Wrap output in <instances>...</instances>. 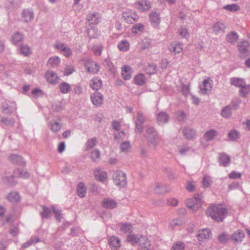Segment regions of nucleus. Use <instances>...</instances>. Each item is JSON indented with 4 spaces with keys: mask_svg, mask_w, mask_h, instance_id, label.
Instances as JSON below:
<instances>
[{
    "mask_svg": "<svg viewBox=\"0 0 250 250\" xmlns=\"http://www.w3.org/2000/svg\"><path fill=\"white\" fill-rule=\"evenodd\" d=\"M228 209L221 205H213L209 206L206 211L208 216H210L217 222H222L228 214Z\"/></svg>",
    "mask_w": 250,
    "mask_h": 250,
    "instance_id": "nucleus-1",
    "label": "nucleus"
},
{
    "mask_svg": "<svg viewBox=\"0 0 250 250\" xmlns=\"http://www.w3.org/2000/svg\"><path fill=\"white\" fill-rule=\"evenodd\" d=\"M112 179L115 185L120 188L125 187L127 183L126 174L120 170L113 173Z\"/></svg>",
    "mask_w": 250,
    "mask_h": 250,
    "instance_id": "nucleus-2",
    "label": "nucleus"
},
{
    "mask_svg": "<svg viewBox=\"0 0 250 250\" xmlns=\"http://www.w3.org/2000/svg\"><path fill=\"white\" fill-rule=\"evenodd\" d=\"M157 135V133L153 127L147 126L146 137L148 141L149 145H152L154 148L158 144L156 140Z\"/></svg>",
    "mask_w": 250,
    "mask_h": 250,
    "instance_id": "nucleus-3",
    "label": "nucleus"
},
{
    "mask_svg": "<svg viewBox=\"0 0 250 250\" xmlns=\"http://www.w3.org/2000/svg\"><path fill=\"white\" fill-rule=\"evenodd\" d=\"M83 60L88 72L95 74L99 71V66L97 62L93 61L91 59H84Z\"/></svg>",
    "mask_w": 250,
    "mask_h": 250,
    "instance_id": "nucleus-4",
    "label": "nucleus"
},
{
    "mask_svg": "<svg viewBox=\"0 0 250 250\" xmlns=\"http://www.w3.org/2000/svg\"><path fill=\"white\" fill-rule=\"evenodd\" d=\"M3 112L11 114L17 109L16 104L14 102H5L2 105Z\"/></svg>",
    "mask_w": 250,
    "mask_h": 250,
    "instance_id": "nucleus-5",
    "label": "nucleus"
},
{
    "mask_svg": "<svg viewBox=\"0 0 250 250\" xmlns=\"http://www.w3.org/2000/svg\"><path fill=\"white\" fill-rule=\"evenodd\" d=\"M91 100L93 104L96 106L101 105L104 101V96L100 92H95L91 96Z\"/></svg>",
    "mask_w": 250,
    "mask_h": 250,
    "instance_id": "nucleus-6",
    "label": "nucleus"
},
{
    "mask_svg": "<svg viewBox=\"0 0 250 250\" xmlns=\"http://www.w3.org/2000/svg\"><path fill=\"white\" fill-rule=\"evenodd\" d=\"M135 3L137 9L142 12L148 11L151 8L150 2L147 0L138 1Z\"/></svg>",
    "mask_w": 250,
    "mask_h": 250,
    "instance_id": "nucleus-7",
    "label": "nucleus"
},
{
    "mask_svg": "<svg viewBox=\"0 0 250 250\" xmlns=\"http://www.w3.org/2000/svg\"><path fill=\"white\" fill-rule=\"evenodd\" d=\"M21 18L25 22H30L34 19V12L29 9H24L21 13Z\"/></svg>",
    "mask_w": 250,
    "mask_h": 250,
    "instance_id": "nucleus-8",
    "label": "nucleus"
},
{
    "mask_svg": "<svg viewBox=\"0 0 250 250\" xmlns=\"http://www.w3.org/2000/svg\"><path fill=\"white\" fill-rule=\"evenodd\" d=\"M45 77L46 81L50 83L55 84L58 83L59 77L53 71H49L46 72Z\"/></svg>",
    "mask_w": 250,
    "mask_h": 250,
    "instance_id": "nucleus-9",
    "label": "nucleus"
},
{
    "mask_svg": "<svg viewBox=\"0 0 250 250\" xmlns=\"http://www.w3.org/2000/svg\"><path fill=\"white\" fill-rule=\"evenodd\" d=\"M211 235L210 230L208 229L200 230L197 235V239L200 241H203L208 239Z\"/></svg>",
    "mask_w": 250,
    "mask_h": 250,
    "instance_id": "nucleus-10",
    "label": "nucleus"
},
{
    "mask_svg": "<svg viewBox=\"0 0 250 250\" xmlns=\"http://www.w3.org/2000/svg\"><path fill=\"white\" fill-rule=\"evenodd\" d=\"M249 46L250 44L248 41H242L239 42L238 44V48L241 54V57L245 56L246 53L248 52Z\"/></svg>",
    "mask_w": 250,
    "mask_h": 250,
    "instance_id": "nucleus-11",
    "label": "nucleus"
},
{
    "mask_svg": "<svg viewBox=\"0 0 250 250\" xmlns=\"http://www.w3.org/2000/svg\"><path fill=\"white\" fill-rule=\"evenodd\" d=\"M15 120L14 118H9L8 117L1 116L0 117V125H1L2 126L7 127H13Z\"/></svg>",
    "mask_w": 250,
    "mask_h": 250,
    "instance_id": "nucleus-12",
    "label": "nucleus"
},
{
    "mask_svg": "<svg viewBox=\"0 0 250 250\" xmlns=\"http://www.w3.org/2000/svg\"><path fill=\"white\" fill-rule=\"evenodd\" d=\"M23 40V35L22 34L16 32L14 33L11 37V41L16 45H20L22 42Z\"/></svg>",
    "mask_w": 250,
    "mask_h": 250,
    "instance_id": "nucleus-13",
    "label": "nucleus"
},
{
    "mask_svg": "<svg viewBox=\"0 0 250 250\" xmlns=\"http://www.w3.org/2000/svg\"><path fill=\"white\" fill-rule=\"evenodd\" d=\"M149 19L150 23L152 26L154 27L158 26L161 21L159 13L152 12L149 15Z\"/></svg>",
    "mask_w": 250,
    "mask_h": 250,
    "instance_id": "nucleus-14",
    "label": "nucleus"
},
{
    "mask_svg": "<svg viewBox=\"0 0 250 250\" xmlns=\"http://www.w3.org/2000/svg\"><path fill=\"white\" fill-rule=\"evenodd\" d=\"M168 48L171 52H173L175 54H178L182 51L183 46V44L181 43L174 42L170 44Z\"/></svg>",
    "mask_w": 250,
    "mask_h": 250,
    "instance_id": "nucleus-15",
    "label": "nucleus"
},
{
    "mask_svg": "<svg viewBox=\"0 0 250 250\" xmlns=\"http://www.w3.org/2000/svg\"><path fill=\"white\" fill-rule=\"evenodd\" d=\"M182 132L184 137L188 140L194 138L196 134L195 130L188 126L184 127Z\"/></svg>",
    "mask_w": 250,
    "mask_h": 250,
    "instance_id": "nucleus-16",
    "label": "nucleus"
},
{
    "mask_svg": "<svg viewBox=\"0 0 250 250\" xmlns=\"http://www.w3.org/2000/svg\"><path fill=\"white\" fill-rule=\"evenodd\" d=\"M230 162V157L225 153L220 154L219 163L220 165L224 167L229 166Z\"/></svg>",
    "mask_w": 250,
    "mask_h": 250,
    "instance_id": "nucleus-17",
    "label": "nucleus"
},
{
    "mask_svg": "<svg viewBox=\"0 0 250 250\" xmlns=\"http://www.w3.org/2000/svg\"><path fill=\"white\" fill-rule=\"evenodd\" d=\"M169 116L167 114V113L161 111L157 115V123L160 125V124H164L165 123H167L168 120H169Z\"/></svg>",
    "mask_w": 250,
    "mask_h": 250,
    "instance_id": "nucleus-18",
    "label": "nucleus"
},
{
    "mask_svg": "<svg viewBox=\"0 0 250 250\" xmlns=\"http://www.w3.org/2000/svg\"><path fill=\"white\" fill-rule=\"evenodd\" d=\"M102 205L104 208L111 209L115 208L117 203L113 199L105 198L103 200Z\"/></svg>",
    "mask_w": 250,
    "mask_h": 250,
    "instance_id": "nucleus-19",
    "label": "nucleus"
},
{
    "mask_svg": "<svg viewBox=\"0 0 250 250\" xmlns=\"http://www.w3.org/2000/svg\"><path fill=\"white\" fill-rule=\"evenodd\" d=\"M99 14L97 12L94 13H89L87 16V20L89 23V24H97L99 23Z\"/></svg>",
    "mask_w": 250,
    "mask_h": 250,
    "instance_id": "nucleus-20",
    "label": "nucleus"
},
{
    "mask_svg": "<svg viewBox=\"0 0 250 250\" xmlns=\"http://www.w3.org/2000/svg\"><path fill=\"white\" fill-rule=\"evenodd\" d=\"M132 70L130 66L125 65L122 67V75L125 80H129L131 77Z\"/></svg>",
    "mask_w": 250,
    "mask_h": 250,
    "instance_id": "nucleus-21",
    "label": "nucleus"
},
{
    "mask_svg": "<svg viewBox=\"0 0 250 250\" xmlns=\"http://www.w3.org/2000/svg\"><path fill=\"white\" fill-rule=\"evenodd\" d=\"M108 243L112 249L117 250L121 246L120 240L115 236L110 237L108 240Z\"/></svg>",
    "mask_w": 250,
    "mask_h": 250,
    "instance_id": "nucleus-22",
    "label": "nucleus"
},
{
    "mask_svg": "<svg viewBox=\"0 0 250 250\" xmlns=\"http://www.w3.org/2000/svg\"><path fill=\"white\" fill-rule=\"evenodd\" d=\"M9 159L14 164L21 166L24 165L25 164L23 158L18 155L12 154L9 156Z\"/></svg>",
    "mask_w": 250,
    "mask_h": 250,
    "instance_id": "nucleus-23",
    "label": "nucleus"
},
{
    "mask_svg": "<svg viewBox=\"0 0 250 250\" xmlns=\"http://www.w3.org/2000/svg\"><path fill=\"white\" fill-rule=\"evenodd\" d=\"M102 82L101 79L95 77L93 78L90 82V86L94 90H98L101 88Z\"/></svg>",
    "mask_w": 250,
    "mask_h": 250,
    "instance_id": "nucleus-24",
    "label": "nucleus"
},
{
    "mask_svg": "<svg viewBox=\"0 0 250 250\" xmlns=\"http://www.w3.org/2000/svg\"><path fill=\"white\" fill-rule=\"evenodd\" d=\"M154 190L157 194H163L170 191V189L166 186L160 183L156 184Z\"/></svg>",
    "mask_w": 250,
    "mask_h": 250,
    "instance_id": "nucleus-25",
    "label": "nucleus"
},
{
    "mask_svg": "<svg viewBox=\"0 0 250 250\" xmlns=\"http://www.w3.org/2000/svg\"><path fill=\"white\" fill-rule=\"evenodd\" d=\"M244 236V232L239 229L232 234L231 238L235 242H241Z\"/></svg>",
    "mask_w": 250,
    "mask_h": 250,
    "instance_id": "nucleus-26",
    "label": "nucleus"
},
{
    "mask_svg": "<svg viewBox=\"0 0 250 250\" xmlns=\"http://www.w3.org/2000/svg\"><path fill=\"white\" fill-rule=\"evenodd\" d=\"M218 135V132L215 130L212 129L207 131L204 134V138L206 141H210L213 140Z\"/></svg>",
    "mask_w": 250,
    "mask_h": 250,
    "instance_id": "nucleus-27",
    "label": "nucleus"
},
{
    "mask_svg": "<svg viewBox=\"0 0 250 250\" xmlns=\"http://www.w3.org/2000/svg\"><path fill=\"white\" fill-rule=\"evenodd\" d=\"M238 39V36L236 32L231 31L226 36V41L231 43H235Z\"/></svg>",
    "mask_w": 250,
    "mask_h": 250,
    "instance_id": "nucleus-28",
    "label": "nucleus"
},
{
    "mask_svg": "<svg viewBox=\"0 0 250 250\" xmlns=\"http://www.w3.org/2000/svg\"><path fill=\"white\" fill-rule=\"evenodd\" d=\"M94 174L96 179L101 182H103L107 178L106 173L101 169H96L94 171Z\"/></svg>",
    "mask_w": 250,
    "mask_h": 250,
    "instance_id": "nucleus-29",
    "label": "nucleus"
},
{
    "mask_svg": "<svg viewBox=\"0 0 250 250\" xmlns=\"http://www.w3.org/2000/svg\"><path fill=\"white\" fill-rule=\"evenodd\" d=\"M230 83L231 85L240 88L246 83L243 79L236 77L231 78L230 79Z\"/></svg>",
    "mask_w": 250,
    "mask_h": 250,
    "instance_id": "nucleus-30",
    "label": "nucleus"
},
{
    "mask_svg": "<svg viewBox=\"0 0 250 250\" xmlns=\"http://www.w3.org/2000/svg\"><path fill=\"white\" fill-rule=\"evenodd\" d=\"M15 178H16V177H15L14 172L13 174L10 176H5L3 177L2 180L5 183L9 185L15 186L17 183V182L15 180Z\"/></svg>",
    "mask_w": 250,
    "mask_h": 250,
    "instance_id": "nucleus-31",
    "label": "nucleus"
},
{
    "mask_svg": "<svg viewBox=\"0 0 250 250\" xmlns=\"http://www.w3.org/2000/svg\"><path fill=\"white\" fill-rule=\"evenodd\" d=\"M7 199L11 202L18 203L20 201L21 197L18 192L13 191L9 193Z\"/></svg>",
    "mask_w": 250,
    "mask_h": 250,
    "instance_id": "nucleus-32",
    "label": "nucleus"
},
{
    "mask_svg": "<svg viewBox=\"0 0 250 250\" xmlns=\"http://www.w3.org/2000/svg\"><path fill=\"white\" fill-rule=\"evenodd\" d=\"M77 195L81 198H83L86 194V188L84 184L80 182L79 183L77 188Z\"/></svg>",
    "mask_w": 250,
    "mask_h": 250,
    "instance_id": "nucleus-33",
    "label": "nucleus"
},
{
    "mask_svg": "<svg viewBox=\"0 0 250 250\" xmlns=\"http://www.w3.org/2000/svg\"><path fill=\"white\" fill-rule=\"evenodd\" d=\"M59 88L62 93L67 94L70 91L71 86L66 82H62L59 84Z\"/></svg>",
    "mask_w": 250,
    "mask_h": 250,
    "instance_id": "nucleus-34",
    "label": "nucleus"
},
{
    "mask_svg": "<svg viewBox=\"0 0 250 250\" xmlns=\"http://www.w3.org/2000/svg\"><path fill=\"white\" fill-rule=\"evenodd\" d=\"M50 129L54 133H57L62 127V124L57 122H49Z\"/></svg>",
    "mask_w": 250,
    "mask_h": 250,
    "instance_id": "nucleus-35",
    "label": "nucleus"
},
{
    "mask_svg": "<svg viewBox=\"0 0 250 250\" xmlns=\"http://www.w3.org/2000/svg\"><path fill=\"white\" fill-rule=\"evenodd\" d=\"M60 63V58L57 56H55L53 57L50 58L47 62V64L48 66L51 67H56L58 66V65Z\"/></svg>",
    "mask_w": 250,
    "mask_h": 250,
    "instance_id": "nucleus-36",
    "label": "nucleus"
},
{
    "mask_svg": "<svg viewBox=\"0 0 250 250\" xmlns=\"http://www.w3.org/2000/svg\"><path fill=\"white\" fill-rule=\"evenodd\" d=\"M211 84L209 83L208 80H205L203 82V84L200 88L202 93L207 94L208 91L211 89Z\"/></svg>",
    "mask_w": 250,
    "mask_h": 250,
    "instance_id": "nucleus-37",
    "label": "nucleus"
},
{
    "mask_svg": "<svg viewBox=\"0 0 250 250\" xmlns=\"http://www.w3.org/2000/svg\"><path fill=\"white\" fill-rule=\"evenodd\" d=\"M145 75L142 73L137 75L134 78L135 83L139 85H142L145 83Z\"/></svg>",
    "mask_w": 250,
    "mask_h": 250,
    "instance_id": "nucleus-38",
    "label": "nucleus"
},
{
    "mask_svg": "<svg viewBox=\"0 0 250 250\" xmlns=\"http://www.w3.org/2000/svg\"><path fill=\"white\" fill-rule=\"evenodd\" d=\"M225 26L223 23L218 22L212 26V30L215 34L223 31Z\"/></svg>",
    "mask_w": 250,
    "mask_h": 250,
    "instance_id": "nucleus-39",
    "label": "nucleus"
},
{
    "mask_svg": "<svg viewBox=\"0 0 250 250\" xmlns=\"http://www.w3.org/2000/svg\"><path fill=\"white\" fill-rule=\"evenodd\" d=\"M139 245L142 249H147L149 246V242L145 236L141 235L139 239Z\"/></svg>",
    "mask_w": 250,
    "mask_h": 250,
    "instance_id": "nucleus-40",
    "label": "nucleus"
},
{
    "mask_svg": "<svg viewBox=\"0 0 250 250\" xmlns=\"http://www.w3.org/2000/svg\"><path fill=\"white\" fill-rule=\"evenodd\" d=\"M250 92V85L246 83L242 86L240 89V96L242 97H246Z\"/></svg>",
    "mask_w": 250,
    "mask_h": 250,
    "instance_id": "nucleus-41",
    "label": "nucleus"
},
{
    "mask_svg": "<svg viewBox=\"0 0 250 250\" xmlns=\"http://www.w3.org/2000/svg\"><path fill=\"white\" fill-rule=\"evenodd\" d=\"M118 47L120 51H126L129 49V44L126 40L122 41L118 44Z\"/></svg>",
    "mask_w": 250,
    "mask_h": 250,
    "instance_id": "nucleus-42",
    "label": "nucleus"
},
{
    "mask_svg": "<svg viewBox=\"0 0 250 250\" xmlns=\"http://www.w3.org/2000/svg\"><path fill=\"white\" fill-rule=\"evenodd\" d=\"M96 142L97 139L95 137L89 139L85 145V149L89 150L92 149L95 146Z\"/></svg>",
    "mask_w": 250,
    "mask_h": 250,
    "instance_id": "nucleus-43",
    "label": "nucleus"
},
{
    "mask_svg": "<svg viewBox=\"0 0 250 250\" xmlns=\"http://www.w3.org/2000/svg\"><path fill=\"white\" fill-rule=\"evenodd\" d=\"M139 239L140 238L137 237V235L133 234H130L127 236L126 240L130 242L132 245H135L139 242Z\"/></svg>",
    "mask_w": 250,
    "mask_h": 250,
    "instance_id": "nucleus-44",
    "label": "nucleus"
},
{
    "mask_svg": "<svg viewBox=\"0 0 250 250\" xmlns=\"http://www.w3.org/2000/svg\"><path fill=\"white\" fill-rule=\"evenodd\" d=\"M40 240L38 237H32L26 242L23 244L22 245L21 248L22 249L26 248L33 244H35L37 242H40Z\"/></svg>",
    "mask_w": 250,
    "mask_h": 250,
    "instance_id": "nucleus-45",
    "label": "nucleus"
},
{
    "mask_svg": "<svg viewBox=\"0 0 250 250\" xmlns=\"http://www.w3.org/2000/svg\"><path fill=\"white\" fill-rule=\"evenodd\" d=\"M228 136L231 141H234L239 138V133L236 130L233 129L229 132Z\"/></svg>",
    "mask_w": 250,
    "mask_h": 250,
    "instance_id": "nucleus-46",
    "label": "nucleus"
},
{
    "mask_svg": "<svg viewBox=\"0 0 250 250\" xmlns=\"http://www.w3.org/2000/svg\"><path fill=\"white\" fill-rule=\"evenodd\" d=\"M15 177L18 178L21 177L22 178H27L29 177V173L26 171H21L20 169H17L14 170Z\"/></svg>",
    "mask_w": 250,
    "mask_h": 250,
    "instance_id": "nucleus-47",
    "label": "nucleus"
},
{
    "mask_svg": "<svg viewBox=\"0 0 250 250\" xmlns=\"http://www.w3.org/2000/svg\"><path fill=\"white\" fill-rule=\"evenodd\" d=\"M231 107L229 106H227L223 108L221 111L222 116L226 118H229L231 115Z\"/></svg>",
    "mask_w": 250,
    "mask_h": 250,
    "instance_id": "nucleus-48",
    "label": "nucleus"
},
{
    "mask_svg": "<svg viewBox=\"0 0 250 250\" xmlns=\"http://www.w3.org/2000/svg\"><path fill=\"white\" fill-rule=\"evenodd\" d=\"M20 51L22 55L27 56L31 54L30 48L27 45H21Z\"/></svg>",
    "mask_w": 250,
    "mask_h": 250,
    "instance_id": "nucleus-49",
    "label": "nucleus"
},
{
    "mask_svg": "<svg viewBox=\"0 0 250 250\" xmlns=\"http://www.w3.org/2000/svg\"><path fill=\"white\" fill-rule=\"evenodd\" d=\"M224 8L231 12H235L239 10L240 7L237 4H231L225 6Z\"/></svg>",
    "mask_w": 250,
    "mask_h": 250,
    "instance_id": "nucleus-50",
    "label": "nucleus"
},
{
    "mask_svg": "<svg viewBox=\"0 0 250 250\" xmlns=\"http://www.w3.org/2000/svg\"><path fill=\"white\" fill-rule=\"evenodd\" d=\"M43 210L41 212V215L42 218H49L51 217V210L50 208L45 206H42Z\"/></svg>",
    "mask_w": 250,
    "mask_h": 250,
    "instance_id": "nucleus-51",
    "label": "nucleus"
},
{
    "mask_svg": "<svg viewBox=\"0 0 250 250\" xmlns=\"http://www.w3.org/2000/svg\"><path fill=\"white\" fill-rule=\"evenodd\" d=\"M202 183L204 188H208L211 186L212 180L211 177L208 175H205L203 180Z\"/></svg>",
    "mask_w": 250,
    "mask_h": 250,
    "instance_id": "nucleus-52",
    "label": "nucleus"
},
{
    "mask_svg": "<svg viewBox=\"0 0 250 250\" xmlns=\"http://www.w3.org/2000/svg\"><path fill=\"white\" fill-rule=\"evenodd\" d=\"M144 29V26L142 23H137L132 27L131 31L133 33L137 34L139 32H142Z\"/></svg>",
    "mask_w": 250,
    "mask_h": 250,
    "instance_id": "nucleus-53",
    "label": "nucleus"
},
{
    "mask_svg": "<svg viewBox=\"0 0 250 250\" xmlns=\"http://www.w3.org/2000/svg\"><path fill=\"white\" fill-rule=\"evenodd\" d=\"M131 11L129 12H125L122 14V18L125 21L128 23H133V21L131 19Z\"/></svg>",
    "mask_w": 250,
    "mask_h": 250,
    "instance_id": "nucleus-54",
    "label": "nucleus"
},
{
    "mask_svg": "<svg viewBox=\"0 0 250 250\" xmlns=\"http://www.w3.org/2000/svg\"><path fill=\"white\" fill-rule=\"evenodd\" d=\"M156 68H157L156 64L155 63H152L148 64V65L146 67V72L148 74L151 75V74H154L155 73Z\"/></svg>",
    "mask_w": 250,
    "mask_h": 250,
    "instance_id": "nucleus-55",
    "label": "nucleus"
},
{
    "mask_svg": "<svg viewBox=\"0 0 250 250\" xmlns=\"http://www.w3.org/2000/svg\"><path fill=\"white\" fill-rule=\"evenodd\" d=\"M131 146L129 142L125 141L122 143L120 146L121 151L123 152H127L130 148Z\"/></svg>",
    "mask_w": 250,
    "mask_h": 250,
    "instance_id": "nucleus-56",
    "label": "nucleus"
},
{
    "mask_svg": "<svg viewBox=\"0 0 250 250\" xmlns=\"http://www.w3.org/2000/svg\"><path fill=\"white\" fill-rule=\"evenodd\" d=\"M100 152L99 149H95L91 152V159L93 161H96L100 158Z\"/></svg>",
    "mask_w": 250,
    "mask_h": 250,
    "instance_id": "nucleus-57",
    "label": "nucleus"
},
{
    "mask_svg": "<svg viewBox=\"0 0 250 250\" xmlns=\"http://www.w3.org/2000/svg\"><path fill=\"white\" fill-rule=\"evenodd\" d=\"M177 117L178 121L181 123L183 124L185 122L186 119V115L183 111H179L177 113Z\"/></svg>",
    "mask_w": 250,
    "mask_h": 250,
    "instance_id": "nucleus-58",
    "label": "nucleus"
},
{
    "mask_svg": "<svg viewBox=\"0 0 250 250\" xmlns=\"http://www.w3.org/2000/svg\"><path fill=\"white\" fill-rule=\"evenodd\" d=\"M52 211L55 214L56 220L60 222L61 221V219L62 217V213H61L60 210L55 208V207H54V206L52 207Z\"/></svg>",
    "mask_w": 250,
    "mask_h": 250,
    "instance_id": "nucleus-59",
    "label": "nucleus"
},
{
    "mask_svg": "<svg viewBox=\"0 0 250 250\" xmlns=\"http://www.w3.org/2000/svg\"><path fill=\"white\" fill-rule=\"evenodd\" d=\"M203 198V195L202 193L195 194L193 198L197 207L201 205Z\"/></svg>",
    "mask_w": 250,
    "mask_h": 250,
    "instance_id": "nucleus-60",
    "label": "nucleus"
},
{
    "mask_svg": "<svg viewBox=\"0 0 250 250\" xmlns=\"http://www.w3.org/2000/svg\"><path fill=\"white\" fill-rule=\"evenodd\" d=\"M186 204L187 207L194 210V208L196 206V204L193 198H189L186 200Z\"/></svg>",
    "mask_w": 250,
    "mask_h": 250,
    "instance_id": "nucleus-61",
    "label": "nucleus"
},
{
    "mask_svg": "<svg viewBox=\"0 0 250 250\" xmlns=\"http://www.w3.org/2000/svg\"><path fill=\"white\" fill-rule=\"evenodd\" d=\"M229 239V236L224 233L219 235L218 236V240L219 242L223 244L227 243Z\"/></svg>",
    "mask_w": 250,
    "mask_h": 250,
    "instance_id": "nucleus-62",
    "label": "nucleus"
},
{
    "mask_svg": "<svg viewBox=\"0 0 250 250\" xmlns=\"http://www.w3.org/2000/svg\"><path fill=\"white\" fill-rule=\"evenodd\" d=\"M241 173L233 171L229 174V177L231 179H239L241 177Z\"/></svg>",
    "mask_w": 250,
    "mask_h": 250,
    "instance_id": "nucleus-63",
    "label": "nucleus"
},
{
    "mask_svg": "<svg viewBox=\"0 0 250 250\" xmlns=\"http://www.w3.org/2000/svg\"><path fill=\"white\" fill-rule=\"evenodd\" d=\"M184 248L185 246L184 243L182 242H179L177 244H174L172 247V250H184Z\"/></svg>",
    "mask_w": 250,
    "mask_h": 250,
    "instance_id": "nucleus-64",
    "label": "nucleus"
}]
</instances>
